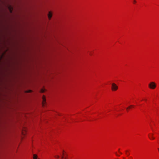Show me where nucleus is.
Masks as SVG:
<instances>
[{"label": "nucleus", "instance_id": "nucleus-10", "mask_svg": "<svg viewBox=\"0 0 159 159\" xmlns=\"http://www.w3.org/2000/svg\"><path fill=\"white\" fill-rule=\"evenodd\" d=\"M54 157L57 158H59V155L55 156Z\"/></svg>", "mask_w": 159, "mask_h": 159}, {"label": "nucleus", "instance_id": "nucleus-8", "mask_svg": "<svg viewBox=\"0 0 159 159\" xmlns=\"http://www.w3.org/2000/svg\"><path fill=\"white\" fill-rule=\"evenodd\" d=\"M134 107V106L133 105H130V106H129V107H128L127 108V109H130L131 107Z\"/></svg>", "mask_w": 159, "mask_h": 159}, {"label": "nucleus", "instance_id": "nucleus-9", "mask_svg": "<svg viewBox=\"0 0 159 159\" xmlns=\"http://www.w3.org/2000/svg\"><path fill=\"white\" fill-rule=\"evenodd\" d=\"M45 91V90L44 89H42L41 90L40 92L41 93H43Z\"/></svg>", "mask_w": 159, "mask_h": 159}, {"label": "nucleus", "instance_id": "nucleus-15", "mask_svg": "<svg viewBox=\"0 0 159 159\" xmlns=\"http://www.w3.org/2000/svg\"><path fill=\"white\" fill-rule=\"evenodd\" d=\"M116 155H117V156H119V155H118V154H116Z\"/></svg>", "mask_w": 159, "mask_h": 159}, {"label": "nucleus", "instance_id": "nucleus-6", "mask_svg": "<svg viewBox=\"0 0 159 159\" xmlns=\"http://www.w3.org/2000/svg\"><path fill=\"white\" fill-rule=\"evenodd\" d=\"M43 101L42 102V104L43 105V106H44V104H45V103L46 101V99L44 96H43Z\"/></svg>", "mask_w": 159, "mask_h": 159}, {"label": "nucleus", "instance_id": "nucleus-1", "mask_svg": "<svg viewBox=\"0 0 159 159\" xmlns=\"http://www.w3.org/2000/svg\"><path fill=\"white\" fill-rule=\"evenodd\" d=\"M149 87L152 89H155L156 87V85L155 83L154 82H151L148 84Z\"/></svg>", "mask_w": 159, "mask_h": 159}, {"label": "nucleus", "instance_id": "nucleus-7", "mask_svg": "<svg viewBox=\"0 0 159 159\" xmlns=\"http://www.w3.org/2000/svg\"><path fill=\"white\" fill-rule=\"evenodd\" d=\"M33 159H37L38 156L37 155L34 154L33 155Z\"/></svg>", "mask_w": 159, "mask_h": 159}, {"label": "nucleus", "instance_id": "nucleus-3", "mask_svg": "<svg viewBox=\"0 0 159 159\" xmlns=\"http://www.w3.org/2000/svg\"><path fill=\"white\" fill-rule=\"evenodd\" d=\"M153 134H150L148 135V137L149 139L151 140H153L155 139V138L153 136Z\"/></svg>", "mask_w": 159, "mask_h": 159}, {"label": "nucleus", "instance_id": "nucleus-2", "mask_svg": "<svg viewBox=\"0 0 159 159\" xmlns=\"http://www.w3.org/2000/svg\"><path fill=\"white\" fill-rule=\"evenodd\" d=\"M118 86L114 83L112 84V89L113 91H116L117 89Z\"/></svg>", "mask_w": 159, "mask_h": 159}, {"label": "nucleus", "instance_id": "nucleus-4", "mask_svg": "<svg viewBox=\"0 0 159 159\" xmlns=\"http://www.w3.org/2000/svg\"><path fill=\"white\" fill-rule=\"evenodd\" d=\"M48 16L49 20H50L52 16V12L51 11H49Z\"/></svg>", "mask_w": 159, "mask_h": 159}, {"label": "nucleus", "instance_id": "nucleus-5", "mask_svg": "<svg viewBox=\"0 0 159 159\" xmlns=\"http://www.w3.org/2000/svg\"><path fill=\"white\" fill-rule=\"evenodd\" d=\"M61 157V159H67L66 155L63 152Z\"/></svg>", "mask_w": 159, "mask_h": 159}, {"label": "nucleus", "instance_id": "nucleus-13", "mask_svg": "<svg viewBox=\"0 0 159 159\" xmlns=\"http://www.w3.org/2000/svg\"><path fill=\"white\" fill-rule=\"evenodd\" d=\"M89 53L90 55L92 54V52H89Z\"/></svg>", "mask_w": 159, "mask_h": 159}, {"label": "nucleus", "instance_id": "nucleus-14", "mask_svg": "<svg viewBox=\"0 0 159 159\" xmlns=\"http://www.w3.org/2000/svg\"><path fill=\"white\" fill-rule=\"evenodd\" d=\"M126 110H127V111H128V110H129V109H127V108H126Z\"/></svg>", "mask_w": 159, "mask_h": 159}, {"label": "nucleus", "instance_id": "nucleus-11", "mask_svg": "<svg viewBox=\"0 0 159 159\" xmlns=\"http://www.w3.org/2000/svg\"><path fill=\"white\" fill-rule=\"evenodd\" d=\"M31 92V90H29V91L27 92H28V93H30V92Z\"/></svg>", "mask_w": 159, "mask_h": 159}, {"label": "nucleus", "instance_id": "nucleus-16", "mask_svg": "<svg viewBox=\"0 0 159 159\" xmlns=\"http://www.w3.org/2000/svg\"><path fill=\"white\" fill-rule=\"evenodd\" d=\"M38 159H39V158H38Z\"/></svg>", "mask_w": 159, "mask_h": 159}, {"label": "nucleus", "instance_id": "nucleus-12", "mask_svg": "<svg viewBox=\"0 0 159 159\" xmlns=\"http://www.w3.org/2000/svg\"><path fill=\"white\" fill-rule=\"evenodd\" d=\"M136 2V1L135 0H134V3H135Z\"/></svg>", "mask_w": 159, "mask_h": 159}]
</instances>
